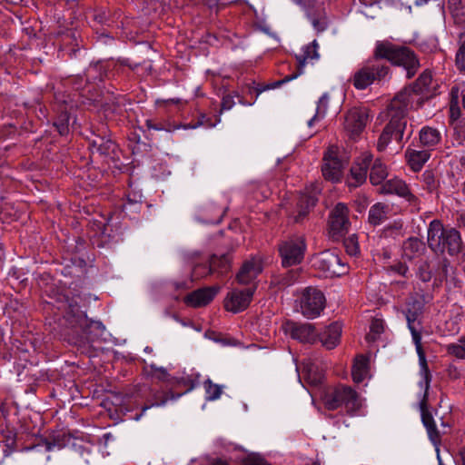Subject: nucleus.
Returning a JSON list of instances; mask_svg holds the SVG:
<instances>
[{
  "instance_id": "f3484780",
  "label": "nucleus",
  "mask_w": 465,
  "mask_h": 465,
  "mask_svg": "<svg viewBox=\"0 0 465 465\" xmlns=\"http://www.w3.org/2000/svg\"><path fill=\"white\" fill-rule=\"evenodd\" d=\"M381 192L384 193H395L401 197L405 198L414 206L417 205V197L411 193L408 185L401 179L392 178L388 180L382 184Z\"/></svg>"
},
{
  "instance_id": "c756f323",
  "label": "nucleus",
  "mask_w": 465,
  "mask_h": 465,
  "mask_svg": "<svg viewBox=\"0 0 465 465\" xmlns=\"http://www.w3.org/2000/svg\"><path fill=\"white\" fill-rule=\"evenodd\" d=\"M434 262L427 261H419L416 270V276L423 282H428L433 275Z\"/></svg>"
},
{
  "instance_id": "4d7b16f0",
  "label": "nucleus",
  "mask_w": 465,
  "mask_h": 465,
  "mask_svg": "<svg viewBox=\"0 0 465 465\" xmlns=\"http://www.w3.org/2000/svg\"><path fill=\"white\" fill-rule=\"evenodd\" d=\"M213 465H226V463L222 460H217Z\"/></svg>"
},
{
  "instance_id": "20e7f679",
  "label": "nucleus",
  "mask_w": 465,
  "mask_h": 465,
  "mask_svg": "<svg viewBox=\"0 0 465 465\" xmlns=\"http://www.w3.org/2000/svg\"><path fill=\"white\" fill-rule=\"evenodd\" d=\"M427 240L430 248L434 252L447 251L450 255L459 253L462 246L460 232L454 228L445 229L438 220L430 222Z\"/></svg>"
},
{
  "instance_id": "4be33fe9",
  "label": "nucleus",
  "mask_w": 465,
  "mask_h": 465,
  "mask_svg": "<svg viewBox=\"0 0 465 465\" xmlns=\"http://www.w3.org/2000/svg\"><path fill=\"white\" fill-rule=\"evenodd\" d=\"M391 206L387 203L373 204L369 211V223L374 226L381 224L391 216Z\"/></svg>"
},
{
  "instance_id": "cd10ccee",
  "label": "nucleus",
  "mask_w": 465,
  "mask_h": 465,
  "mask_svg": "<svg viewBox=\"0 0 465 465\" xmlns=\"http://www.w3.org/2000/svg\"><path fill=\"white\" fill-rule=\"evenodd\" d=\"M370 181L373 185L381 184L388 175L386 165L381 159L372 158V163L370 165Z\"/></svg>"
},
{
  "instance_id": "c85d7f7f",
  "label": "nucleus",
  "mask_w": 465,
  "mask_h": 465,
  "mask_svg": "<svg viewBox=\"0 0 465 465\" xmlns=\"http://www.w3.org/2000/svg\"><path fill=\"white\" fill-rule=\"evenodd\" d=\"M216 258H211L209 262V265L203 263H197L193 266L192 271V281L198 280L207 275L213 273V271L216 270Z\"/></svg>"
},
{
  "instance_id": "39448f33",
  "label": "nucleus",
  "mask_w": 465,
  "mask_h": 465,
  "mask_svg": "<svg viewBox=\"0 0 465 465\" xmlns=\"http://www.w3.org/2000/svg\"><path fill=\"white\" fill-rule=\"evenodd\" d=\"M389 73L390 67L376 55L374 49L373 56L354 73L351 78L352 84L358 90H364L374 83L384 81Z\"/></svg>"
},
{
  "instance_id": "69168bd1",
  "label": "nucleus",
  "mask_w": 465,
  "mask_h": 465,
  "mask_svg": "<svg viewBox=\"0 0 465 465\" xmlns=\"http://www.w3.org/2000/svg\"><path fill=\"white\" fill-rule=\"evenodd\" d=\"M198 125L189 126L190 128H196Z\"/></svg>"
},
{
  "instance_id": "f704fd0d",
  "label": "nucleus",
  "mask_w": 465,
  "mask_h": 465,
  "mask_svg": "<svg viewBox=\"0 0 465 465\" xmlns=\"http://www.w3.org/2000/svg\"><path fill=\"white\" fill-rule=\"evenodd\" d=\"M91 145L94 149H95L101 154H105L109 151L113 150L114 147V143L107 139L104 140L102 137H98L91 142Z\"/></svg>"
},
{
  "instance_id": "49530a36",
  "label": "nucleus",
  "mask_w": 465,
  "mask_h": 465,
  "mask_svg": "<svg viewBox=\"0 0 465 465\" xmlns=\"http://www.w3.org/2000/svg\"><path fill=\"white\" fill-rule=\"evenodd\" d=\"M458 104V90H455L454 88L451 89V104H450V110L453 112L454 106Z\"/></svg>"
},
{
  "instance_id": "bf43d9fd",
  "label": "nucleus",
  "mask_w": 465,
  "mask_h": 465,
  "mask_svg": "<svg viewBox=\"0 0 465 465\" xmlns=\"http://www.w3.org/2000/svg\"><path fill=\"white\" fill-rule=\"evenodd\" d=\"M460 455H461L462 464L465 465V451L461 452Z\"/></svg>"
},
{
  "instance_id": "1a4fd4ad",
  "label": "nucleus",
  "mask_w": 465,
  "mask_h": 465,
  "mask_svg": "<svg viewBox=\"0 0 465 465\" xmlns=\"http://www.w3.org/2000/svg\"><path fill=\"white\" fill-rule=\"evenodd\" d=\"M305 242L302 237H292L280 245L279 252L282 263L285 267L300 263L304 255Z\"/></svg>"
},
{
  "instance_id": "423d86ee",
  "label": "nucleus",
  "mask_w": 465,
  "mask_h": 465,
  "mask_svg": "<svg viewBox=\"0 0 465 465\" xmlns=\"http://www.w3.org/2000/svg\"><path fill=\"white\" fill-rule=\"evenodd\" d=\"M326 409L334 411L343 408L348 413H354L362 407V399L351 387L338 385L325 391L322 397Z\"/></svg>"
},
{
  "instance_id": "a878e982",
  "label": "nucleus",
  "mask_w": 465,
  "mask_h": 465,
  "mask_svg": "<svg viewBox=\"0 0 465 465\" xmlns=\"http://www.w3.org/2000/svg\"><path fill=\"white\" fill-rule=\"evenodd\" d=\"M419 136L420 143L428 148L436 146L441 140L440 131L430 126L422 127Z\"/></svg>"
},
{
  "instance_id": "4468645a",
  "label": "nucleus",
  "mask_w": 465,
  "mask_h": 465,
  "mask_svg": "<svg viewBox=\"0 0 465 465\" xmlns=\"http://www.w3.org/2000/svg\"><path fill=\"white\" fill-rule=\"evenodd\" d=\"M368 120L367 109L352 108L345 116L344 128L351 137H354L364 129Z\"/></svg>"
},
{
  "instance_id": "aec40b11",
  "label": "nucleus",
  "mask_w": 465,
  "mask_h": 465,
  "mask_svg": "<svg viewBox=\"0 0 465 465\" xmlns=\"http://www.w3.org/2000/svg\"><path fill=\"white\" fill-rule=\"evenodd\" d=\"M218 289L205 288L193 292L187 295L184 302L192 307H201L208 304L216 295Z\"/></svg>"
},
{
  "instance_id": "de8ad7c7",
  "label": "nucleus",
  "mask_w": 465,
  "mask_h": 465,
  "mask_svg": "<svg viewBox=\"0 0 465 465\" xmlns=\"http://www.w3.org/2000/svg\"><path fill=\"white\" fill-rule=\"evenodd\" d=\"M429 0H408V7L411 8L412 5L416 6L422 5L423 4H426Z\"/></svg>"
},
{
  "instance_id": "680f3d73",
  "label": "nucleus",
  "mask_w": 465,
  "mask_h": 465,
  "mask_svg": "<svg viewBox=\"0 0 465 465\" xmlns=\"http://www.w3.org/2000/svg\"><path fill=\"white\" fill-rule=\"evenodd\" d=\"M160 371H162L163 375L165 376L166 375V371L163 370V369H160Z\"/></svg>"
},
{
  "instance_id": "58836bf2",
  "label": "nucleus",
  "mask_w": 465,
  "mask_h": 465,
  "mask_svg": "<svg viewBox=\"0 0 465 465\" xmlns=\"http://www.w3.org/2000/svg\"><path fill=\"white\" fill-rule=\"evenodd\" d=\"M212 258H216V270L213 272L223 275L230 270V259L227 255H213Z\"/></svg>"
},
{
  "instance_id": "864d4df0",
  "label": "nucleus",
  "mask_w": 465,
  "mask_h": 465,
  "mask_svg": "<svg viewBox=\"0 0 465 465\" xmlns=\"http://www.w3.org/2000/svg\"><path fill=\"white\" fill-rule=\"evenodd\" d=\"M146 125L148 126V128H153V129H155V130H161L160 127H156V126L153 125L151 121H147L146 122Z\"/></svg>"
},
{
  "instance_id": "3c124183",
  "label": "nucleus",
  "mask_w": 465,
  "mask_h": 465,
  "mask_svg": "<svg viewBox=\"0 0 465 465\" xmlns=\"http://www.w3.org/2000/svg\"><path fill=\"white\" fill-rule=\"evenodd\" d=\"M447 276V265L443 264L442 273L439 275V280L442 281Z\"/></svg>"
},
{
  "instance_id": "6ab92c4d",
  "label": "nucleus",
  "mask_w": 465,
  "mask_h": 465,
  "mask_svg": "<svg viewBox=\"0 0 465 465\" xmlns=\"http://www.w3.org/2000/svg\"><path fill=\"white\" fill-rule=\"evenodd\" d=\"M290 334L292 338L306 343H313L318 338V333L314 327L310 323L292 324Z\"/></svg>"
},
{
  "instance_id": "09e8293b",
  "label": "nucleus",
  "mask_w": 465,
  "mask_h": 465,
  "mask_svg": "<svg viewBox=\"0 0 465 465\" xmlns=\"http://www.w3.org/2000/svg\"><path fill=\"white\" fill-rule=\"evenodd\" d=\"M55 447H56V444L54 442H51V441L45 442V449L48 451L54 450ZM57 447L61 448V445H57Z\"/></svg>"
},
{
  "instance_id": "9d476101",
  "label": "nucleus",
  "mask_w": 465,
  "mask_h": 465,
  "mask_svg": "<svg viewBox=\"0 0 465 465\" xmlns=\"http://www.w3.org/2000/svg\"><path fill=\"white\" fill-rule=\"evenodd\" d=\"M348 207L341 203L335 205L329 218L330 234L334 240H339L350 228Z\"/></svg>"
},
{
  "instance_id": "c03bdc74",
  "label": "nucleus",
  "mask_w": 465,
  "mask_h": 465,
  "mask_svg": "<svg viewBox=\"0 0 465 465\" xmlns=\"http://www.w3.org/2000/svg\"><path fill=\"white\" fill-rule=\"evenodd\" d=\"M391 270L401 276H404V277L408 276V272H409L408 267L401 262H399V263L391 266Z\"/></svg>"
},
{
  "instance_id": "72a5a7b5",
  "label": "nucleus",
  "mask_w": 465,
  "mask_h": 465,
  "mask_svg": "<svg viewBox=\"0 0 465 465\" xmlns=\"http://www.w3.org/2000/svg\"><path fill=\"white\" fill-rule=\"evenodd\" d=\"M328 103H329V95L327 94H323L318 101L316 113H315L314 116L308 122L309 126H312V123L315 120L322 118L325 115V114L327 112V108H328Z\"/></svg>"
},
{
  "instance_id": "e2e57ef3",
  "label": "nucleus",
  "mask_w": 465,
  "mask_h": 465,
  "mask_svg": "<svg viewBox=\"0 0 465 465\" xmlns=\"http://www.w3.org/2000/svg\"><path fill=\"white\" fill-rule=\"evenodd\" d=\"M462 103H463V107L465 109V94L463 95Z\"/></svg>"
},
{
  "instance_id": "8fccbe9b",
  "label": "nucleus",
  "mask_w": 465,
  "mask_h": 465,
  "mask_svg": "<svg viewBox=\"0 0 465 465\" xmlns=\"http://www.w3.org/2000/svg\"><path fill=\"white\" fill-rule=\"evenodd\" d=\"M97 68H98V64L90 65V67L87 69V76L88 77H92L93 76V73L96 72Z\"/></svg>"
},
{
  "instance_id": "b1692460",
  "label": "nucleus",
  "mask_w": 465,
  "mask_h": 465,
  "mask_svg": "<svg viewBox=\"0 0 465 465\" xmlns=\"http://www.w3.org/2000/svg\"><path fill=\"white\" fill-rule=\"evenodd\" d=\"M320 193L318 187H314L310 194L303 193L301 195L298 207H299V214L295 217V221L299 222L302 218H303L309 212V209L313 207L317 202V194Z\"/></svg>"
},
{
  "instance_id": "a19ab883",
  "label": "nucleus",
  "mask_w": 465,
  "mask_h": 465,
  "mask_svg": "<svg viewBox=\"0 0 465 465\" xmlns=\"http://www.w3.org/2000/svg\"><path fill=\"white\" fill-rule=\"evenodd\" d=\"M432 80L431 74L430 72H424L417 80V85L420 91L428 89Z\"/></svg>"
},
{
  "instance_id": "7ed1b4c3",
  "label": "nucleus",
  "mask_w": 465,
  "mask_h": 465,
  "mask_svg": "<svg viewBox=\"0 0 465 465\" xmlns=\"http://www.w3.org/2000/svg\"><path fill=\"white\" fill-rule=\"evenodd\" d=\"M376 55L381 60L386 59L394 65L404 67L409 78L412 77L419 66L420 63L412 50L407 46L394 45L390 41H378L375 45Z\"/></svg>"
},
{
  "instance_id": "f257e3e1",
  "label": "nucleus",
  "mask_w": 465,
  "mask_h": 465,
  "mask_svg": "<svg viewBox=\"0 0 465 465\" xmlns=\"http://www.w3.org/2000/svg\"><path fill=\"white\" fill-rule=\"evenodd\" d=\"M421 104V96L412 88H404L393 97L386 111L380 115L382 120L387 121L377 143L380 152L384 151L392 139L399 143L402 141L407 127L408 112L419 108Z\"/></svg>"
},
{
  "instance_id": "5fc2aeb1",
  "label": "nucleus",
  "mask_w": 465,
  "mask_h": 465,
  "mask_svg": "<svg viewBox=\"0 0 465 465\" xmlns=\"http://www.w3.org/2000/svg\"><path fill=\"white\" fill-rule=\"evenodd\" d=\"M6 450H3V455L0 456V465L3 463L5 457L6 456Z\"/></svg>"
},
{
  "instance_id": "2eb2a0df",
  "label": "nucleus",
  "mask_w": 465,
  "mask_h": 465,
  "mask_svg": "<svg viewBox=\"0 0 465 465\" xmlns=\"http://www.w3.org/2000/svg\"><path fill=\"white\" fill-rule=\"evenodd\" d=\"M342 163L337 158L336 152L329 149L324 154L322 167L324 178L334 183L339 182L342 175Z\"/></svg>"
},
{
  "instance_id": "0eeeda50",
  "label": "nucleus",
  "mask_w": 465,
  "mask_h": 465,
  "mask_svg": "<svg viewBox=\"0 0 465 465\" xmlns=\"http://www.w3.org/2000/svg\"><path fill=\"white\" fill-rule=\"evenodd\" d=\"M323 293L315 288H306L298 302V311L307 319L318 317L324 308Z\"/></svg>"
},
{
  "instance_id": "bb28decb",
  "label": "nucleus",
  "mask_w": 465,
  "mask_h": 465,
  "mask_svg": "<svg viewBox=\"0 0 465 465\" xmlns=\"http://www.w3.org/2000/svg\"><path fill=\"white\" fill-rule=\"evenodd\" d=\"M406 156L413 171H420L429 160L430 153L428 150H407Z\"/></svg>"
},
{
  "instance_id": "7c9ffc66",
  "label": "nucleus",
  "mask_w": 465,
  "mask_h": 465,
  "mask_svg": "<svg viewBox=\"0 0 465 465\" xmlns=\"http://www.w3.org/2000/svg\"><path fill=\"white\" fill-rule=\"evenodd\" d=\"M303 371L312 383H319L322 380V373L318 370V366L310 360L303 361Z\"/></svg>"
},
{
  "instance_id": "ddd939ff",
  "label": "nucleus",
  "mask_w": 465,
  "mask_h": 465,
  "mask_svg": "<svg viewBox=\"0 0 465 465\" xmlns=\"http://www.w3.org/2000/svg\"><path fill=\"white\" fill-rule=\"evenodd\" d=\"M254 288H248L246 290H232L228 293L227 298L225 300V308L227 311H230L233 313H237L245 310L253 296Z\"/></svg>"
},
{
  "instance_id": "6e6d98bb",
  "label": "nucleus",
  "mask_w": 465,
  "mask_h": 465,
  "mask_svg": "<svg viewBox=\"0 0 465 465\" xmlns=\"http://www.w3.org/2000/svg\"><path fill=\"white\" fill-rule=\"evenodd\" d=\"M460 265H461L462 269L465 271V252L462 256V262H461Z\"/></svg>"
},
{
  "instance_id": "e433bc0d",
  "label": "nucleus",
  "mask_w": 465,
  "mask_h": 465,
  "mask_svg": "<svg viewBox=\"0 0 465 465\" xmlns=\"http://www.w3.org/2000/svg\"><path fill=\"white\" fill-rule=\"evenodd\" d=\"M204 389L206 393V400L215 401L220 398L222 394V387L213 383L211 381H207L204 383Z\"/></svg>"
},
{
  "instance_id": "ea45409f",
  "label": "nucleus",
  "mask_w": 465,
  "mask_h": 465,
  "mask_svg": "<svg viewBox=\"0 0 465 465\" xmlns=\"http://www.w3.org/2000/svg\"><path fill=\"white\" fill-rule=\"evenodd\" d=\"M344 247L349 255H356L359 252V244L355 235H351L344 240Z\"/></svg>"
},
{
  "instance_id": "5701e85b",
  "label": "nucleus",
  "mask_w": 465,
  "mask_h": 465,
  "mask_svg": "<svg viewBox=\"0 0 465 465\" xmlns=\"http://www.w3.org/2000/svg\"><path fill=\"white\" fill-rule=\"evenodd\" d=\"M425 251L424 243L418 238H409L402 245V258L407 261L420 258Z\"/></svg>"
},
{
  "instance_id": "37998d69",
  "label": "nucleus",
  "mask_w": 465,
  "mask_h": 465,
  "mask_svg": "<svg viewBox=\"0 0 465 465\" xmlns=\"http://www.w3.org/2000/svg\"><path fill=\"white\" fill-rule=\"evenodd\" d=\"M245 465H268L267 462L258 455H252L246 459Z\"/></svg>"
},
{
  "instance_id": "79ce46f5",
  "label": "nucleus",
  "mask_w": 465,
  "mask_h": 465,
  "mask_svg": "<svg viewBox=\"0 0 465 465\" xmlns=\"http://www.w3.org/2000/svg\"><path fill=\"white\" fill-rule=\"evenodd\" d=\"M235 104L234 97L231 94H226L223 97L222 110L228 111L232 109Z\"/></svg>"
},
{
  "instance_id": "2f4dec72",
  "label": "nucleus",
  "mask_w": 465,
  "mask_h": 465,
  "mask_svg": "<svg viewBox=\"0 0 465 465\" xmlns=\"http://www.w3.org/2000/svg\"><path fill=\"white\" fill-rule=\"evenodd\" d=\"M449 7L457 23L465 21V0H449Z\"/></svg>"
},
{
  "instance_id": "f8f14e48",
  "label": "nucleus",
  "mask_w": 465,
  "mask_h": 465,
  "mask_svg": "<svg viewBox=\"0 0 465 465\" xmlns=\"http://www.w3.org/2000/svg\"><path fill=\"white\" fill-rule=\"evenodd\" d=\"M66 317L73 327L83 329L88 335H91L93 331H96V335H101L104 331V326L102 322L89 320L77 307H73Z\"/></svg>"
},
{
  "instance_id": "dca6fc26",
  "label": "nucleus",
  "mask_w": 465,
  "mask_h": 465,
  "mask_svg": "<svg viewBox=\"0 0 465 465\" xmlns=\"http://www.w3.org/2000/svg\"><path fill=\"white\" fill-rule=\"evenodd\" d=\"M296 58L298 61L297 72L285 76L282 81L278 83L279 84L296 79L299 75L302 74L303 67L308 62L319 58L317 42L314 40L312 44L305 45L302 48L301 54L296 55Z\"/></svg>"
},
{
  "instance_id": "c9c22d12",
  "label": "nucleus",
  "mask_w": 465,
  "mask_h": 465,
  "mask_svg": "<svg viewBox=\"0 0 465 465\" xmlns=\"http://www.w3.org/2000/svg\"><path fill=\"white\" fill-rule=\"evenodd\" d=\"M447 351L459 359H465V338L447 346Z\"/></svg>"
},
{
  "instance_id": "13d9d810",
  "label": "nucleus",
  "mask_w": 465,
  "mask_h": 465,
  "mask_svg": "<svg viewBox=\"0 0 465 465\" xmlns=\"http://www.w3.org/2000/svg\"><path fill=\"white\" fill-rule=\"evenodd\" d=\"M176 288L179 289V288H187L186 284L184 282L181 283V284H177L176 285Z\"/></svg>"
},
{
  "instance_id": "a18cd8bd",
  "label": "nucleus",
  "mask_w": 465,
  "mask_h": 465,
  "mask_svg": "<svg viewBox=\"0 0 465 465\" xmlns=\"http://www.w3.org/2000/svg\"><path fill=\"white\" fill-rule=\"evenodd\" d=\"M371 331L380 334L383 331V323L381 320H373L371 325Z\"/></svg>"
},
{
  "instance_id": "0e129e2a",
  "label": "nucleus",
  "mask_w": 465,
  "mask_h": 465,
  "mask_svg": "<svg viewBox=\"0 0 465 465\" xmlns=\"http://www.w3.org/2000/svg\"><path fill=\"white\" fill-rule=\"evenodd\" d=\"M313 25H314L315 28H317V27H319V23L314 22Z\"/></svg>"
},
{
  "instance_id": "4c0bfd02",
  "label": "nucleus",
  "mask_w": 465,
  "mask_h": 465,
  "mask_svg": "<svg viewBox=\"0 0 465 465\" xmlns=\"http://www.w3.org/2000/svg\"><path fill=\"white\" fill-rule=\"evenodd\" d=\"M460 46L456 54V64L460 70L465 71V31L460 35Z\"/></svg>"
},
{
  "instance_id": "f03ea898",
  "label": "nucleus",
  "mask_w": 465,
  "mask_h": 465,
  "mask_svg": "<svg viewBox=\"0 0 465 465\" xmlns=\"http://www.w3.org/2000/svg\"><path fill=\"white\" fill-rule=\"evenodd\" d=\"M420 308L415 310L414 312L408 310V312H406V320L408 322V327L411 332L412 341L416 347V351L419 356L420 376L419 386L420 390L423 391L419 403L421 420L424 426L427 429L430 440L434 444H436L440 440V434L446 433L448 425L441 421L440 428H438L433 417L427 410L428 391L430 386L431 376L427 364L426 356L421 346V335L415 324V322L420 314Z\"/></svg>"
},
{
  "instance_id": "473e14b6",
  "label": "nucleus",
  "mask_w": 465,
  "mask_h": 465,
  "mask_svg": "<svg viewBox=\"0 0 465 465\" xmlns=\"http://www.w3.org/2000/svg\"><path fill=\"white\" fill-rule=\"evenodd\" d=\"M74 450L84 460L86 463L90 461L93 453V446L88 442L74 441L73 443Z\"/></svg>"
},
{
  "instance_id": "412c9836",
  "label": "nucleus",
  "mask_w": 465,
  "mask_h": 465,
  "mask_svg": "<svg viewBox=\"0 0 465 465\" xmlns=\"http://www.w3.org/2000/svg\"><path fill=\"white\" fill-rule=\"evenodd\" d=\"M341 335V325L338 322L328 326L320 336L323 347L328 350L334 349L339 343Z\"/></svg>"
},
{
  "instance_id": "393cba45",
  "label": "nucleus",
  "mask_w": 465,
  "mask_h": 465,
  "mask_svg": "<svg viewBox=\"0 0 465 465\" xmlns=\"http://www.w3.org/2000/svg\"><path fill=\"white\" fill-rule=\"evenodd\" d=\"M351 376L356 383H361L369 377V361L366 357L361 355L355 359L351 369Z\"/></svg>"
},
{
  "instance_id": "9b49d317",
  "label": "nucleus",
  "mask_w": 465,
  "mask_h": 465,
  "mask_svg": "<svg viewBox=\"0 0 465 465\" xmlns=\"http://www.w3.org/2000/svg\"><path fill=\"white\" fill-rule=\"evenodd\" d=\"M372 163V154L368 152L362 153L351 166V174L347 179L350 187H357L362 184L367 178V172Z\"/></svg>"
},
{
  "instance_id": "603ef678",
  "label": "nucleus",
  "mask_w": 465,
  "mask_h": 465,
  "mask_svg": "<svg viewBox=\"0 0 465 465\" xmlns=\"http://www.w3.org/2000/svg\"><path fill=\"white\" fill-rule=\"evenodd\" d=\"M166 402V401H163L161 403H154V404H152L151 406H147V407H144L143 409V411H145L146 410H148L149 408L153 407V406H161V405H163L164 403Z\"/></svg>"
},
{
  "instance_id": "a211bd4d",
  "label": "nucleus",
  "mask_w": 465,
  "mask_h": 465,
  "mask_svg": "<svg viewBox=\"0 0 465 465\" xmlns=\"http://www.w3.org/2000/svg\"><path fill=\"white\" fill-rule=\"evenodd\" d=\"M262 271V262L259 258L246 261L237 273V281L241 284L251 283Z\"/></svg>"
},
{
  "instance_id": "052dcab7",
  "label": "nucleus",
  "mask_w": 465,
  "mask_h": 465,
  "mask_svg": "<svg viewBox=\"0 0 465 465\" xmlns=\"http://www.w3.org/2000/svg\"><path fill=\"white\" fill-rule=\"evenodd\" d=\"M65 130H66V127L62 126L61 128H59V133L64 134L65 132Z\"/></svg>"
},
{
  "instance_id": "6e6552de",
  "label": "nucleus",
  "mask_w": 465,
  "mask_h": 465,
  "mask_svg": "<svg viewBox=\"0 0 465 465\" xmlns=\"http://www.w3.org/2000/svg\"><path fill=\"white\" fill-rule=\"evenodd\" d=\"M313 266L322 272L326 277L341 276L347 272V266L341 258L332 251H324L313 260Z\"/></svg>"
}]
</instances>
